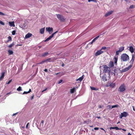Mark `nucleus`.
I'll list each match as a JSON object with an SVG mask.
<instances>
[{"instance_id":"nucleus-62","label":"nucleus","mask_w":135,"mask_h":135,"mask_svg":"<svg viewBox=\"0 0 135 135\" xmlns=\"http://www.w3.org/2000/svg\"><path fill=\"white\" fill-rule=\"evenodd\" d=\"M122 130L123 131H126V129H122Z\"/></svg>"},{"instance_id":"nucleus-47","label":"nucleus","mask_w":135,"mask_h":135,"mask_svg":"<svg viewBox=\"0 0 135 135\" xmlns=\"http://www.w3.org/2000/svg\"><path fill=\"white\" fill-rule=\"evenodd\" d=\"M123 117V116L122 115V114L121 113L120 115L119 116V118L121 119Z\"/></svg>"},{"instance_id":"nucleus-14","label":"nucleus","mask_w":135,"mask_h":135,"mask_svg":"<svg viewBox=\"0 0 135 135\" xmlns=\"http://www.w3.org/2000/svg\"><path fill=\"white\" fill-rule=\"evenodd\" d=\"M109 66L110 68L114 66L113 62L110 61L109 63Z\"/></svg>"},{"instance_id":"nucleus-18","label":"nucleus","mask_w":135,"mask_h":135,"mask_svg":"<svg viewBox=\"0 0 135 135\" xmlns=\"http://www.w3.org/2000/svg\"><path fill=\"white\" fill-rule=\"evenodd\" d=\"M9 25L11 26L15 27V25L14 22H9Z\"/></svg>"},{"instance_id":"nucleus-21","label":"nucleus","mask_w":135,"mask_h":135,"mask_svg":"<svg viewBox=\"0 0 135 135\" xmlns=\"http://www.w3.org/2000/svg\"><path fill=\"white\" fill-rule=\"evenodd\" d=\"M48 54L47 52H45L44 53L42 54L41 56L42 57H45L47 56Z\"/></svg>"},{"instance_id":"nucleus-8","label":"nucleus","mask_w":135,"mask_h":135,"mask_svg":"<svg viewBox=\"0 0 135 135\" xmlns=\"http://www.w3.org/2000/svg\"><path fill=\"white\" fill-rule=\"evenodd\" d=\"M132 66V65H129L128 67H126L124 69L122 70V71L123 72H126Z\"/></svg>"},{"instance_id":"nucleus-45","label":"nucleus","mask_w":135,"mask_h":135,"mask_svg":"<svg viewBox=\"0 0 135 135\" xmlns=\"http://www.w3.org/2000/svg\"><path fill=\"white\" fill-rule=\"evenodd\" d=\"M107 107L108 108V109H112L111 108V106H110V105H108L107 106Z\"/></svg>"},{"instance_id":"nucleus-44","label":"nucleus","mask_w":135,"mask_h":135,"mask_svg":"<svg viewBox=\"0 0 135 135\" xmlns=\"http://www.w3.org/2000/svg\"><path fill=\"white\" fill-rule=\"evenodd\" d=\"M28 93V91H27V92H26V91H24L23 92V94H28V93Z\"/></svg>"},{"instance_id":"nucleus-48","label":"nucleus","mask_w":135,"mask_h":135,"mask_svg":"<svg viewBox=\"0 0 135 135\" xmlns=\"http://www.w3.org/2000/svg\"><path fill=\"white\" fill-rule=\"evenodd\" d=\"M99 128L98 127H95L94 128V129L95 130H98L99 129Z\"/></svg>"},{"instance_id":"nucleus-27","label":"nucleus","mask_w":135,"mask_h":135,"mask_svg":"<svg viewBox=\"0 0 135 135\" xmlns=\"http://www.w3.org/2000/svg\"><path fill=\"white\" fill-rule=\"evenodd\" d=\"M15 44L14 43V42H12V44H11L10 45H9L8 46V47L10 48H11V47H12L13 46L15 45Z\"/></svg>"},{"instance_id":"nucleus-39","label":"nucleus","mask_w":135,"mask_h":135,"mask_svg":"<svg viewBox=\"0 0 135 135\" xmlns=\"http://www.w3.org/2000/svg\"><path fill=\"white\" fill-rule=\"evenodd\" d=\"M12 79H11L6 84H9L12 81Z\"/></svg>"},{"instance_id":"nucleus-53","label":"nucleus","mask_w":135,"mask_h":135,"mask_svg":"<svg viewBox=\"0 0 135 135\" xmlns=\"http://www.w3.org/2000/svg\"><path fill=\"white\" fill-rule=\"evenodd\" d=\"M47 88H45L44 90H43L42 91V92H44V91H45L46 90H47Z\"/></svg>"},{"instance_id":"nucleus-42","label":"nucleus","mask_w":135,"mask_h":135,"mask_svg":"<svg viewBox=\"0 0 135 135\" xmlns=\"http://www.w3.org/2000/svg\"><path fill=\"white\" fill-rule=\"evenodd\" d=\"M0 23L2 25H4V23L1 21H0Z\"/></svg>"},{"instance_id":"nucleus-17","label":"nucleus","mask_w":135,"mask_h":135,"mask_svg":"<svg viewBox=\"0 0 135 135\" xmlns=\"http://www.w3.org/2000/svg\"><path fill=\"white\" fill-rule=\"evenodd\" d=\"M75 90V88H73V89H70V92L71 93L73 94Z\"/></svg>"},{"instance_id":"nucleus-9","label":"nucleus","mask_w":135,"mask_h":135,"mask_svg":"<svg viewBox=\"0 0 135 135\" xmlns=\"http://www.w3.org/2000/svg\"><path fill=\"white\" fill-rule=\"evenodd\" d=\"M104 51L101 50H97V52L95 53V55L96 56H98L100 54L103 53Z\"/></svg>"},{"instance_id":"nucleus-32","label":"nucleus","mask_w":135,"mask_h":135,"mask_svg":"<svg viewBox=\"0 0 135 135\" xmlns=\"http://www.w3.org/2000/svg\"><path fill=\"white\" fill-rule=\"evenodd\" d=\"M17 90L18 91L22 90L21 87V86H19L18 88L17 89Z\"/></svg>"},{"instance_id":"nucleus-55","label":"nucleus","mask_w":135,"mask_h":135,"mask_svg":"<svg viewBox=\"0 0 135 135\" xmlns=\"http://www.w3.org/2000/svg\"><path fill=\"white\" fill-rule=\"evenodd\" d=\"M99 108H102V107L101 105H99Z\"/></svg>"},{"instance_id":"nucleus-40","label":"nucleus","mask_w":135,"mask_h":135,"mask_svg":"<svg viewBox=\"0 0 135 135\" xmlns=\"http://www.w3.org/2000/svg\"><path fill=\"white\" fill-rule=\"evenodd\" d=\"M119 52H120L118 50L116 52V54L117 55H119Z\"/></svg>"},{"instance_id":"nucleus-60","label":"nucleus","mask_w":135,"mask_h":135,"mask_svg":"<svg viewBox=\"0 0 135 135\" xmlns=\"http://www.w3.org/2000/svg\"><path fill=\"white\" fill-rule=\"evenodd\" d=\"M29 93H30V92L31 91V89H30L28 91Z\"/></svg>"},{"instance_id":"nucleus-31","label":"nucleus","mask_w":135,"mask_h":135,"mask_svg":"<svg viewBox=\"0 0 135 135\" xmlns=\"http://www.w3.org/2000/svg\"><path fill=\"white\" fill-rule=\"evenodd\" d=\"M135 7V5H131L130 6L129 8L132 9L133 8Z\"/></svg>"},{"instance_id":"nucleus-34","label":"nucleus","mask_w":135,"mask_h":135,"mask_svg":"<svg viewBox=\"0 0 135 135\" xmlns=\"http://www.w3.org/2000/svg\"><path fill=\"white\" fill-rule=\"evenodd\" d=\"M118 105H113L111 109H112L114 108L117 107H118Z\"/></svg>"},{"instance_id":"nucleus-51","label":"nucleus","mask_w":135,"mask_h":135,"mask_svg":"<svg viewBox=\"0 0 135 135\" xmlns=\"http://www.w3.org/2000/svg\"><path fill=\"white\" fill-rule=\"evenodd\" d=\"M54 35V34L53 33L50 36L52 38L53 37Z\"/></svg>"},{"instance_id":"nucleus-10","label":"nucleus","mask_w":135,"mask_h":135,"mask_svg":"<svg viewBox=\"0 0 135 135\" xmlns=\"http://www.w3.org/2000/svg\"><path fill=\"white\" fill-rule=\"evenodd\" d=\"M32 34L30 33H28L25 36V38L27 39L31 37L32 36Z\"/></svg>"},{"instance_id":"nucleus-29","label":"nucleus","mask_w":135,"mask_h":135,"mask_svg":"<svg viewBox=\"0 0 135 135\" xmlns=\"http://www.w3.org/2000/svg\"><path fill=\"white\" fill-rule=\"evenodd\" d=\"M8 40L7 41V42H8L9 41H12V38L10 36H9L8 37Z\"/></svg>"},{"instance_id":"nucleus-19","label":"nucleus","mask_w":135,"mask_h":135,"mask_svg":"<svg viewBox=\"0 0 135 135\" xmlns=\"http://www.w3.org/2000/svg\"><path fill=\"white\" fill-rule=\"evenodd\" d=\"M124 46L121 47L120 48H119L118 51L120 52H121L124 50Z\"/></svg>"},{"instance_id":"nucleus-11","label":"nucleus","mask_w":135,"mask_h":135,"mask_svg":"<svg viewBox=\"0 0 135 135\" xmlns=\"http://www.w3.org/2000/svg\"><path fill=\"white\" fill-rule=\"evenodd\" d=\"M5 72H3L1 74V75L0 76V81L2 80L4 76Z\"/></svg>"},{"instance_id":"nucleus-50","label":"nucleus","mask_w":135,"mask_h":135,"mask_svg":"<svg viewBox=\"0 0 135 135\" xmlns=\"http://www.w3.org/2000/svg\"><path fill=\"white\" fill-rule=\"evenodd\" d=\"M29 123H27V125H26V128H28V126L29 125Z\"/></svg>"},{"instance_id":"nucleus-35","label":"nucleus","mask_w":135,"mask_h":135,"mask_svg":"<svg viewBox=\"0 0 135 135\" xmlns=\"http://www.w3.org/2000/svg\"><path fill=\"white\" fill-rule=\"evenodd\" d=\"M107 49V47L105 46H103L101 48V49H100L101 50H105Z\"/></svg>"},{"instance_id":"nucleus-25","label":"nucleus","mask_w":135,"mask_h":135,"mask_svg":"<svg viewBox=\"0 0 135 135\" xmlns=\"http://www.w3.org/2000/svg\"><path fill=\"white\" fill-rule=\"evenodd\" d=\"M52 58H48L46 60H45V61L46 62H51L52 61V60H51Z\"/></svg>"},{"instance_id":"nucleus-5","label":"nucleus","mask_w":135,"mask_h":135,"mask_svg":"<svg viewBox=\"0 0 135 135\" xmlns=\"http://www.w3.org/2000/svg\"><path fill=\"white\" fill-rule=\"evenodd\" d=\"M115 85V84L114 83L111 82L108 83L106 85L107 87L110 86V87L113 88H114Z\"/></svg>"},{"instance_id":"nucleus-28","label":"nucleus","mask_w":135,"mask_h":135,"mask_svg":"<svg viewBox=\"0 0 135 135\" xmlns=\"http://www.w3.org/2000/svg\"><path fill=\"white\" fill-rule=\"evenodd\" d=\"M99 37V35L97 37H95L94 39H93V40L92 41L94 42H95L96 40Z\"/></svg>"},{"instance_id":"nucleus-46","label":"nucleus","mask_w":135,"mask_h":135,"mask_svg":"<svg viewBox=\"0 0 135 135\" xmlns=\"http://www.w3.org/2000/svg\"><path fill=\"white\" fill-rule=\"evenodd\" d=\"M115 127H110L109 129H114Z\"/></svg>"},{"instance_id":"nucleus-33","label":"nucleus","mask_w":135,"mask_h":135,"mask_svg":"<svg viewBox=\"0 0 135 135\" xmlns=\"http://www.w3.org/2000/svg\"><path fill=\"white\" fill-rule=\"evenodd\" d=\"M45 60L39 63H37V64H42L43 63H44V62H45Z\"/></svg>"},{"instance_id":"nucleus-61","label":"nucleus","mask_w":135,"mask_h":135,"mask_svg":"<svg viewBox=\"0 0 135 135\" xmlns=\"http://www.w3.org/2000/svg\"><path fill=\"white\" fill-rule=\"evenodd\" d=\"M57 59V58H53V60H56Z\"/></svg>"},{"instance_id":"nucleus-13","label":"nucleus","mask_w":135,"mask_h":135,"mask_svg":"<svg viewBox=\"0 0 135 135\" xmlns=\"http://www.w3.org/2000/svg\"><path fill=\"white\" fill-rule=\"evenodd\" d=\"M45 27L40 29V32L41 34H43L44 32Z\"/></svg>"},{"instance_id":"nucleus-37","label":"nucleus","mask_w":135,"mask_h":135,"mask_svg":"<svg viewBox=\"0 0 135 135\" xmlns=\"http://www.w3.org/2000/svg\"><path fill=\"white\" fill-rule=\"evenodd\" d=\"M15 33L16 31L15 30H13L12 32V34L13 35H15Z\"/></svg>"},{"instance_id":"nucleus-41","label":"nucleus","mask_w":135,"mask_h":135,"mask_svg":"<svg viewBox=\"0 0 135 135\" xmlns=\"http://www.w3.org/2000/svg\"><path fill=\"white\" fill-rule=\"evenodd\" d=\"M63 81L62 80H59L58 82V84H60Z\"/></svg>"},{"instance_id":"nucleus-1","label":"nucleus","mask_w":135,"mask_h":135,"mask_svg":"<svg viewBox=\"0 0 135 135\" xmlns=\"http://www.w3.org/2000/svg\"><path fill=\"white\" fill-rule=\"evenodd\" d=\"M121 60L123 61H126L129 60V57L126 54H123L121 55Z\"/></svg>"},{"instance_id":"nucleus-38","label":"nucleus","mask_w":135,"mask_h":135,"mask_svg":"<svg viewBox=\"0 0 135 135\" xmlns=\"http://www.w3.org/2000/svg\"><path fill=\"white\" fill-rule=\"evenodd\" d=\"M88 2L93 1L95 2H97V0H88Z\"/></svg>"},{"instance_id":"nucleus-16","label":"nucleus","mask_w":135,"mask_h":135,"mask_svg":"<svg viewBox=\"0 0 135 135\" xmlns=\"http://www.w3.org/2000/svg\"><path fill=\"white\" fill-rule=\"evenodd\" d=\"M123 116V117H126L128 115V113L126 112H124L123 113H121Z\"/></svg>"},{"instance_id":"nucleus-12","label":"nucleus","mask_w":135,"mask_h":135,"mask_svg":"<svg viewBox=\"0 0 135 135\" xmlns=\"http://www.w3.org/2000/svg\"><path fill=\"white\" fill-rule=\"evenodd\" d=\"M113 12V11H110L109 12H108V13H106L105 14V16L106 17L110 15Z\"/></svg>"},{"instance_id":"nucleus-64","label":"nucleus","mask_w":135,"mask_h":135,"mask_svg":"<svg viewBox=\"0 0 135 135\" xmlns=\"http://www.w3.org/2000/svg\"><path fill=\"white\" fill-rule=\"evenodd\" d=\"M127 135H131V134L130 133H129Z\"/></svg>"},{"instance_id":"nucleus-3","label":"nucleus","mask_w":135,"mask_h":135,"mask_svg":"<svg viewBox=\"0 0 135 135\" xmlns=\"http://www.w3.org/2000/svg\"><path fill=\"white\" fill-rule=\"evenodd\" d=\"M126 86L124 84L120 85L118 89L119 91L120 92H123L126 90Z\"/></svg>"},{"instance_id":"nucleus-59","label":"nucleus","mask_w":135,"mask_h":135,"mask_svg":"<svg viewBox=\"0 0 135 135\" xmlns=\"http://www.w3.org/2000/svg\"><path fill=\"white\" fill-rule=\"evenodd\" d=\"M61 73L60 72H59V73H56L55 74V75H57L58 74H60V73Z\"/></svg>"},{"instance_id":"nucleus-52","label":"nucleus","mask_w":135,"mask_h":135,"mask_svg":"<svg viewBox=\"0 0 135 135\" xmlns=\"http://www.w3.org/2000/svg\"><path fill=\"white\" fill-rule=\"evenodd\" d=\"M44 122V121L43 120H42L41 121V123L42 124V126H43V123Z\"/></svg>"},{"instance_id":"nucleus-56","label":"nucleus","mask_w":135,"mask_h":135,"mask_svg":"<svg viewBox=\"0 0 135 135\" xmlns=\"http://www.w3.org/2000/svg\"><path fill=\"white\" fill-rule=\"evenodd\" d=\"M93 42L92 41L91 42H90L89 44L90 45V44H92L93 43Z\"/></svg>"},{"instance_id":"nucleus-22","label":"nucleus","mask_w":135,"mask_h":135,"mask_svg":"<svg viewBox=\"0 0 135 135\" xmlns=\"http://www.w3.org/2000/svg\"><path fill=\"white\" fill-rule=\"evenodd\" d=\"M84 77L83 76L81 77H80L78 79H77L76 80V81H79L80 82L83 79Z\"/></svg>"},{"instance_id":"nucleus-30","label":"nucleus","mask_w":135,"mask_h":135,"mask_svg":"<svg viewBox=\"0 0 135 135\" xmlns=\"http://www.w3.org/2000/svg\"><path fill=\"white\" fill-rule=\"evenodd\" d=\"M52 38L50 36L48 38H47L45 41V42H46L49 40H50Z\"/></svg>"},{"instance_id":"nucleus-36","label":"nucleus","mask_w":135,"mask_h":135,"mask_svg":"<svg viewBox=\"0 0 135 135\" xmlns=\"http://www.w3.org/2000/svg\"><path fill=\"white\" fill-rule=\"evenodd\" d=\"M114 129L116 130L121 129V128H119L117 127H115Z\"/></svg>"},{"instance_id":"nucleus-7","label":"nucleus","mask_w":135,"mask_h":135,"mask_svg":"<svg viewBox=\"0 0 135 135\" xmlns=\"http://www.w3.org/2000/svg\"><path fill=\"white\" fill-rule=\"evenodd\" d=\"M46 31L48 32L50 34H51L52 33L53 31V28L52 27H47L46 28Z\"/></svg>"},{"instance_id":"nucleus-26","label":"nucleus","mask_w":135,"mask_h":135,"mask_svg":"<svg viewBox=\"0 0 135 135\" xmlns=\"http://www.w3.org/2000/svg\"><path fill=\"white\" fill-rule=\"evenodd\" d=\"M8 51L9 55L13 54V52L12 51L10 50H8Z\"/></svg>"},{"instance_id":"nucleus-43","label":"nucleus","mask_w":135,"mask_h":135,"mask_svg":"<svg viewBox=\"0 0 135 135\" xmlns=\"http://www.w3.org/2000/svg\"><path fill=\"white\" fill-rule=\"evenodd\" d=\"M0 15L3 16V15H5L4 13L1 12H0Z\"/></svg>"},{"instance_id":"nucleus-58","label":"nucleus","mask_w":135,"mask_h":135,"mask_svg":"<svg viewBox=\"0 0 135 135\" xmlns=\"http://www.w3.org/2000/svg\"><path fill=\"white\" fill-rule=\"evenodd\" d=\"M11 92H9V93H7L6 94V95H9V94H11Z\"/></svg>"},{"instance_id":"nucleus-2","label":"nucleus","mask_w":135,"mask_h":135,"mask_svg":"<svg viewBox=\"0 0 135 135\" xmlns=\"http://www.w3.org/2000/svg\"><path fill=\"white\" fill-rule=\"evenodd\" d=\"M56 16L57 18L61 22H64L65 21V19L62 15L60 14H56Z\"/></svg>"},{"instance_id":"nucleus-6","label":"nucleus","mask_w":135,"mask_h":135,"mask_svg":"<svg viewBox=\"0 0 135 135\" xmlns=\"http://www.w3.org/2000/svg\"><path fill=\"white\" fill-rule=\"evenodd\" d=\"M135 53L134 54H132V59L129 62V63L131 64L130 65H132V66L134 62L135 59Z\"/></svg>"},{"instance_id":"nucleus-63","label":"nucleus","mask_w":135,"mask_h":135,"mask_svg":"<svg viewBox=\"0 0 135 135\" xmlns=\"http://www.w3.org/2000/svg\"><path fill=\"white\" fill-rule=\"evenodd\" d=\"M97 118H98V119H99V118H101L100 117H97Z\"/></svg>"},{"instance_id":"nucleus-23","label":"nucleus","mask_w":135,"mask_h":135,"mask_svg":"<svg viewBox=\"0 0 135 135\" xmlns=\"http://www.w3.org/2000/svg\"><path fill=\"white\" fill-rule=\"evenodd\" d=\"M113 60L114 62V63L116 64H117V61L118 60V57H114V58Z\"/></svg>"},{"instance_id":"nucleus-54","label":"nucleus","mask_w":135,"mask_h":135,"mask_svg":"<svg viewBox=\"0 0 135 135\" xmlns=\"http://www.w3.org/2000/svg\"><path fill=\"white\" fill-rule=\"evenodd\" d=\"M44 71L46 72H47V69H46L44 70Z\"/></svg>"},{"instance_id":"nucleus-4","label":"nucleus","mask_w":135,"mask_h":135,"mask_svg":"<svg viewBox=\"0 0 135 135\" xmlns=\"http://www.w3.org/2000/svg\"><path fill=\"white\" fill-rule=\"evenodd\" d=\"M103 66L104 68V70H103L104 72L105 73H109L110 72V69L106 65H103Z\"/></svg>"},{"instance_id":"nucleus-49","label":"nucleus","mask_w":135,"mask_h":135,"mask_svg":"<svg viewBox=\"0 0 135 135\" xmlns=\"http://www.w3.org/2000/svg\"><path fill=\"white\" fill-rule=\"evenodd\" d=\"M34 95H33L32 96H31V99L32 100V99H33L34 98Z\"/></svg>"},{"instance_id":"nucleus-24","label":"nucleus","mask_w":135,"mask_h":135,"mask_svg":"<svg viewBox=\"0 0 135 135\" xmlns=\"http://www.w3.org/2000/svg\"><path fill=\"white\" fill-rule=\"evenodd\" d=\"M91 89L92 90H98L99 89L97 88H95L94 87L90 86Z\"/></svg>"},{"instance_id":"nucleus-57","label":"nucleus","mask_w":135,"mask_h":135,"mask_svg":"<svg viewBox=\"0 0 135 135\" xmlns=\"http://www.w3.org/2000/svg\"><path fill=\"white\" fill-rule=\"evenodd\" d=\"M57 32H58V31H56L55 32L53 33V34H54V35L56 33H57Z\"/></svg>"},{"instance_id":"nucleus-20","label":"nucleus","mask_w":135,"mask_h":135,"mask_svg":"<svg viewBox=\"0 0 135 135\" xmlns=\"http://www.w3.org/2000/svg\"><path fill=\"white\" fill-rule=\"evenodd\" d=\"M102 79L104 81H107V79L106 77V75H104L102 76Z\"/></svg>"},{"instance_id":"nucleus-15","label":"nucleus","mask_w":135,"mask_h":135,"mask_svg":"<svg viewBox=\"0 0 135 135\" xmlns=\"http://www.w3.org/2000/svg\"><path fill=\"white\" fill-rule=\"evenodd\" d=\"M129 50L131 53L134 52V49L132 46H131L129 47Z\"/></svg>"}]
</instances>
